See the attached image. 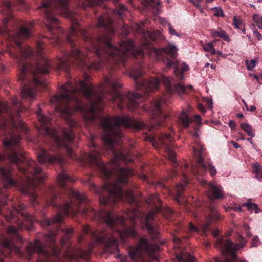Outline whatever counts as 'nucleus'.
I'll use <instances>...</instances> for the list:
<instances>
[{
	"mask_svg": "<svg viewBox=\"0 0 262 262\" xmlns=\"http://www.w3.org/2000/svg\"><path fill=\"white\" fill-rule=\"evenodd\" d=\"M121 86L119 79L113 74L105 77L103 83L99 86L94 88L89 83L81 80L74 82L69 80L59 90V94L54 96L50 103L56 110L64 117L70 128L64 129L61 133L50 128L48 124L50 119L42 113L40 106H38L36 114L39 126L37 129L40 134L52 137L55 145L59 147H65L68 155H72V150L69 145L73 139L72 128L76 127L77 122L72 118L77 111L80 112L87 121L94 120L97 114L102 110L103 97L110 90L115 91Z\"/></svg>",
	"mask_w": 262,
	"mask_h": 262,
	"instance_id": "f257e3e1",
	"label": "nucleus"
},
{
	"mask_svg": "<svg viewBox=\"0 0 262 262\" xmlns=\"http://www.w3.org/2000/svg\"><path fill=\"white\" fill-rule=\"evenodd\" d=\"M132 124L137 129L146 127L151 130L153 128L152 126L147 125L141 121H133L127 117L115 116L102 118L101 125L104 132V147L114 154V159L108 165H105L101 162L98 149L93 143H92V145L94 149L92 150L90 154H84L79 159V161L83 165L88 164L96 166L106 177L113 173L116 174V180L114 183H107L101 189L99 200L101 205L114 203L119 200H126L137 205V202L133 192L131 190L123 191L121 188V185L127 182V179L132 174V172L129 169L121 167L119 162L122 161L129 162L133 160L122 152L117 153L115 149V147L119 143L122 137L120 127H129Z\"/></svg>",
	"mask_w": 262,
	"mask_h": 262,
	"instance_id": "f03ea898",
	"label": "nucleus"
},
{
	"mask_svg": "<svg viewBox=\"0 0 262 262\" xmlns=\"http://www.w3.org/2000/svg\"><path fill=\"white\" fill-rule=\"evenodd\" d=\"M70 192L69 202H66L59 209L56 217L52 219H46L42 221L41 224L43 226L56 228L63 220L62 214L73 216L79 213L105 222L112 230L103 231L102 232H92L93 241L89 244L88 249L85 251L78 250L74 255H68L69 258L73 259L75 257L86 260L89 259L92 248L97 244H103L106 252L115 253L118 251L117 237L119 236L122 242H125L127 238L135 235L133 227H126V223L124 218L104 210L103 208L99 212L90 208L81 210L80 202L86 200L85 195L73 190H70Z\"/></svg>",
	"mask_w": 262,
	"mask_h": 262,
	"instance_id": "7ed1b4c3",
	"label": "nucleus"
},
{
	"mask_svg": "<svg viewBox=\"0 0 262 262\" xmlns=\"http://www.w3.org/2000/svg\"><path fill=\"white\" fill-rule=\"evenodd\" d=\"M84 38L89 42L91 49H86V53H84L77 49L72 51L70 54H64L56 61V68L58 70H67L69 66V60L73 58L79 61L82 65L87 63V58L93 55L105 58L111 57L117 62H123L125 56L133 54V42L131 40L122 41L119 47H114L110 43V37L107 36H99L96 38H89L85 32L82 31Z\"/></svg>",
	"mask_w": 262,
	"mask_h": 262,
	"instance_id": "20e7f679",
	"label": "nucleus"
},
{
	"mask_svg": "<svg viewBox=\"0 0 262 262\" xmlns=\"http://www.w3.org/2000/svg\"><path fill=\"white\" fill-rule=\"evenodd\" d=\"M30 34V30L25 27H22L18 32L15 34L11 32L8 35L17 45L19 52L18 54L15 55L12 50H9L10 54L16 59L18 63H22L21 73L18 78L19 81L24 83L21 96L23 99L29 101L33 100L36 96L35 91L31 87V84L33 83L35 86L44 85L43 82L38 79L35 75L39 72L48 73L50 69L49 61L44 57H41L40 61L33 68L23 63V59L35 54L29 46H23L20 43L22 39L28 38Z\"/></svg>",
	"mask_w": 262,
	"mask_h": 262,
	"instance_id": "39448f33",
	"label": "nucleus"
},
{
	"mask_svg": "<svg viewBox=\"0 0 262 262\" xmlns=\"http://www.w3.org/2000/svg\"><path fill=\"white\" fill-rule=\"evenodd\" d=\"M143 73L142 68L140 66H138L131 70L130 76L135 81L137 89L145 91L147 93L158 90L160 83V80L163 82L169 94H172L176 92L179 94H184L192 90L191 85L186 86L182 82L176 84L173 78L167 77L164 75H161L160 79L157 78H152L149 80L143 79L142 77Z\"/></svg>",
	"mask_w": 262,
	"mask_h": 262,
	"instance_id": "423d86ee",
	"label": "nucleus"
},
{
	"mask_svg": "<svg viewBox=\"0 0 262 262\" xmlns=\"http://www.w3.org/2000/svg\"><path fill=\"white\" fill-rule=\"evenodd\" d=\"M9 159L11 162L18 163V162H26L28 169L26 170L23 168L18 167L19 170L25 173H30L27 176V182L25 186L22 188V192L28 194L32 202L37 198L35 189L39 183L43 182L46 176L42 169L37 166L35 162L32 160H28L22 153L16 150L9 156Z\"/></svg>",
	"mask_w": 262,
	"mask_h": 262,
	"instance_id": "0eeeda50",
	"label": "nucleus"
},
{
	"mask_svg": "<svg viewBox=\"0 0 262 262\" xmlns=\"http://www.w3.org/2000/svg\"><path fill=\"white\" fill-rule=\"evenodd\" d=\"M41 8L45 9V16L47 23L46 27L49 31L53 34H55V31L59 30L57 19L53 16L52 11L55 9H61L63 14L68 18H72L73 17L72 12L68 9V0H52L48 2H44L42 4Z\"/></svg>",
	"mask_w": 262,
	"mask_h": 262,
	"instance_id": "6e6552de",
	"label": "nucleus"
},
{
	"mask_svg": "<svg viewBox=\"0 0 262 262\" xmlns=\"http://www.w3.org/2000/svg\"><path fill=\"white\" fill-rule=\"evenodd\" d=\"M12 103L14 108L10 109L7 103L0 101V112H7L8 117L1 125L2 128L7 125L17 128H21L24 126L23 122L18 119L19 113L23 108L20 101L17 97H14Z\"/></svg>",
	"mask_w": 262,
	"mask_h": 262,
	"instance_id": "1a4fd4ad",
	"label": "nucleus"
},
{
	"mask_svg": "<svg viewBox=\"0 0 262 262\" xmlns=\"http://www.w3.org/2000/svg\"><path fill=\"white\" fill-rule=\"evenodd\" d=\"M110 97L111 100L116 102L120 108L126 106L130 110H133L137 107L138 103L140 102L142 95L128 93L126 95H122L118 92H114Z\"/></svg>",
	"mask_w": 262,
	"mask_h": 262,
	"instance_id": "9d476101",
	"label": "nucleus"
},
{
	"mask_svg": "<svg viewBox=\"0 0 262 262\" xmlns=\"http://www.w3.org/2000/svg\"><path fill=\"white\" fill-rule=\"evenodd\" d=\"M18 229L12 226H10L7 228V233L12 238L11 241H10L7 238H4L2 241H0V245L2 248V252L5 255L9 254L11 252H15L16 253H20V249L16 247L12 241L16 239L17 240H21V237L18 233Z\"/></svg>",
	"mask_w": 262,
	"mask_h": 262,
	"instance_id": "9b49d317",
	"label": "nucleus"
},
{
	"mask_svg": "<svg viewBox=\"0 0 262 262\" xmlns=\"http://www.w3.org/2000/svg\"><path fill=\"white\" fill-rule=\"evenodd\" d=\"M167 105V102L165 98L158 97L154 100L152 109V119L159 126H162L168 117V115L163 112V110Z\"/></svg>",
	"mask_w": 262,
	"mask_h": 262,
	"instance_id": "f8f14e48",
	"label": "nucleus"
},
{
	"mask_svg": "<svg viewBox=\"0 0 262 262\" xmlns=\"http://www.w3.org/2000/svg\"><path fill=\"white\" fill-rule=\"evenodd\" d=\"M146 50H148V52L150 55H154L157 57L164 53L171 57L174 58L177 55L178 48L173 43H169L166 47L160 49H156L146 45L144 47L143 50H137L134 53V54L135 55L142 56L143 55L144 51H146Z\"/></svg>",
	"mask_w": 262,
	"mask_h": 262,
	"instance_id": "ddd939ff",
	"label": "nucleus"
},
{
	"mask_svg": "<svg viewBox=\"0 0 262 262\" xmlns=\"http://www.w3.org/2000/svg\"><path fill=\"white\" fill-rule=\"evenodd\" d=\"M147 203L149 205L155 206V209L150 211L145 219L144 227L147 229L150 234H152L154 237H156L158 234L157 231L154 228L151 224V221L154 220L155 214L160 210L158 205L161 204V201L157 194L150 195L147 200Z\"/></svg>",
	"mask_w": 262,
	"mask_h": 262,
	"instance_id": "4468645a",
	"label": "nucleus"
},
{
	"mask_svg": "<svg viewBox=\"0 0 262 262\" xmlns=\"http://www.w3.org/2000/svg\"><path fill=\"white\" fill-rule=\"evenodd\" d=\"M246 244V242L243 241L240 244H234L230 241H225L219 239L217 246L222 250L224 254H228L232 258H236V251Z\"/></svg>",
	"mask_w": 262,
	"mask_h": 262,
	"instance_id": "2eb2a0df",
	"label": "nucleus"
},
{
	"mask_svg": "<svg viewBox=\"0 0 262 262\" xmlns=\"http://www.w3.org/2000/svg\"><path fill=\"white\" fill-rule=\"evenodd\" d=\"M167 67L173 66L174 67V73L177 78L179 80L184 78V73L189 70V67L185 63L178 64L176 59L170 60L166 58L164 61Z\"/></svg>",
	"mask_w": 262,
	"mask_h": 262,
	"instance_id": "dca6fc26",
	"label": "nucleus"
},
{
	"mask_svg": "<svg viewBox=\"0 0 262 262\" xmlns=\"http://www.w3.org/2000/svg\"><path fill=\"white\" fill-rule=\"evenodd\" d=\"M37 158L39 162L42 164L56 163L61 165L64 160L63 158L60 156H52L43 148L40 149L38 153Z\"/></svg>",
	"mask_w": 262,
	"mask_h": 262,
	"instance_id": "f3484780",
	"label": "nucleus"
},
{
	"mask_svg": "<svg viewBox=\"0 0 262 262\" xmlns=\"http://www.w3.org/2000/svg\"><path fill=\"white\" fill-rule=\"evenodd\" d=\"M194 154L196 157L198 159V165L204 171H206L207 169L210 172L211 176H214L216 174V170L214 166L211 164H205L202 159V155L203 148L201 146H199L198 149L196 148H193Z\"/></svg>",
	"mask_w": 262,
	"mask_h": 262,
	"instance_id": "a211bd4d",
	"label": "nucleus"
},
{
	"mask_svg": "<svg viewBox=\"0 0 262 262\" xmlns=\"http://www.w3.org/2000/svg\"><path fill=\"white\" fill-rule=\"evenodd\" d=\"M156 138H157L160 144L164 146V148L169 158L172 162H174L176 160L174 152L169 146L164 145L166 144L167 142H171L172 141L171 135L169 134H162L160 136H158Z\"/></svg>",
	"mask_w": 262,
	"mask_h": 262,
	"instance_id": "6ab92c4d",
	"label": "nucleus"
},
{
	"mask_svg": "<svg viewBox=\"0 0 262 262\" xmlns=\"http://www.w3.org/2000/svg\"><path fill=\"white\" fill-rule=\"evenodd\" d=\"M209 191L208 196L210 199H220L223 198L224 192L221 186L217 185L214 182H211L208 184Z\"/></svg>",
	"mask_w": 262,
	"mask_h": 262,
	"instance_id": "aec40b11",
	"label": "nucleus"
},
{
	"mask_svg": "<svg viewBox=\"0 0 262 262\" xmlns=\"http://www.w3.org/2000/svg\"><path fill=\"white\" fill-rule=\"evenodd\" d=\"M179 121L185 127H187L191 121L195 122L198 125L201 124V119L199 115H196L193 119L190 120L188 117V113L185 111L180 115Z\"/></svg>",
	"mask_w": 262,
	"mask_h": 262,
	"instance_id": "412c9836",
	"label": "nucleus"
},
{
	"mask_svg": "<svg viewBox=\"0 0 262 262\" xmlns=\"http://www.w3.org/2000/svg\"><path fill=\"white\" fill-rule=\"evenodd\" d=\"M112 20L108 17L100 16L98 18L97 26L99 27H105L108 35L114 32V28L111 25Z\"/></svg>",
	"mask_w": 262,
	"mask_h": 262,
	"instance_id": "4be33fe9",
	"label": "nucleus"
},
{
	"mask_svg": "<svg viewBox=\"0 0 262 262\" xmlns=\"http://www.w3.org/2000/svg\"><path fill=\"white\" fill-rule=\"evenodd\" d=\"M137 27V31L138 33L143 34L144 37L146 39L149 38L151 40H155L160 34V32L159 31H156L154 32H151L149 31H144L141 27L138 26Z\"/></svg>",
	"mask_w": 262,
	"mask_h": 262,
	"instance_id": "5701e85b",
	"label": "nucleus"
},
{
	"mask_svg": "<svg viewBox=\"0 0 262 262\" xmlns=\"http://www.w3.org/2000/svg\"><path fill=\"white\" fill-rule=\"evenodd\" d=\"M20 139V137L18 135H13L9 140L4 141V146L10 149H15V146L18 145Z\"/></svg>",
	"mask_w": 262,
	"mask_h": 262,
	"instance_id": "b1692460",
	"label": "nucleus"
},
{
	"mask_svg": "<svg viewBox=\"0 0 262 262\" xmlns=\"http://www.w3.org/2000/svg\"><path fill=\"white\" fill-rule=\"evenodd\" d=\"M0 172L2 174L5 182L8 183L9 185H14L15 184V181H14L11 177V169L8 168L5 169L4 168H0Z\"/></svg>",
	"mask_w": 262,
	"mask_h": 262,
	"instance_id": "393cba45",
	"label": "nucleus"
},
{
	"mask_svg": "<svg viewBox=\"0 0 262 262\" xmlns=\"http://www.w3.org/2000/svg\"><path fill=\"white\" fill-rule=\"evenodd\" d=\"M210 33L213 37H219L226 41H229V36L224 30L220 28H217L216 30H211Z\"/></svg>",
	"mask_w": 262,
	"mask_h": 262,
	"instance_id": "a878e982",
	"label": "nucleus"
},
{
	"mask_svg": "<svg viewBox=\"0 0 262 262\" xmlns=\"http://www.w3.org/2000/svg\"><path fill=\"white\" fill-rule=\"evenodd\" d=\"M176 254L178 262H195V258L188 253L183 252Z\"/></svg>",
	"mask_w": 262,
	"mask_h": 262,
	"instance_id": "bb28decb",
	"label": "nucleus"
},
{
	"mask_svg": "<svg viewBox=\"0 0 262 262\" xmlns=\"http://www.w3.org/2000/svg\"><path fill=\"white\" fill-rule=\"evenodd\" d=\"M126 216L132 222H134L136 219L141 217L142 214L139 210H137L134 208H132L126 212Z\"/></svg>",
	"mask_w": 262,
	"mask_h": 262,
	"instance_id": "cd10ccee",
	"label": "nucleus"
},
{
	"mask_svg": "<svg viewBox=\"0 0 262 262\" xmlns=\"http://www.w3.org/2000/svg\"><path fill=\"white\" fill-rule=\"evenodd\" d=\"M182 172H183V177L184 180L183 181V182L182 183L178 184L176 187L177 196H176V200L179 203H181L180 201L179 200V198L181 196L182 191L184 190V187L187 184L186 177L184 173L183 170H182Z\"/></svg>",
	"mask_w": 262,
	"mask_h": 262,
	"instance_id": "c85d7f7f",
	"label": "nucleus"
},
{
	"mask_svg": "<svg viewBox=\"0 0 262 262\" xmlns=\"http://www.w3.org/2000/svg\"><path fill=\"white\" fill-rule=\"evenodd\" d=\"M73 181V180L64 170H62L58 176V183L62 186H63L66 182Z\"/></svg>",
	"mask_w": 262,
	"mask_h": 262,
	"instance_id": "c756f323",
	"label": "nucleus"
},
{
	"mask_svg": "<svg viewBox=\"0 0 262 262\" xmlns=\"http://www.w3.org/2000/svg\"><path fill=\"white\" fill-rule=\"evenodd\" d=\"M242 206L246 207L248 210L252 213L253 211L255 214L258 213L260 212V209L258 207V206L255 203H253L250 201H248L247 202L242 204Z\"/></svg>",
	"mask_w": 262,
	"mask_h": 262,
	"instance_id": "7c9ffc66",
	"label": "nucleus"
},
{
	"mask_svg": "<svg viewBox=\"0 0 262 262\" xmlns=\"http://www.w3.org/2000/svg\"><path fill=\"white\" fill-rule=\"evenodd\" d=\"M220 215L214 206H211L209 207V213L207 216L208 221L211 222L214 219H219Z\"/></svg>",
	"mask_w": 262,
	"mask_h": 262,
	"instance_id": "2f4dec72",
	"label": "nucleus"
},
{
	"mask_svg": "<svg viewBox=\"0 0 262 262\" xmlns=\"http://www.w3.org/2000/svg\"><path fill=\"white\" fill-rule=\"evenodd\" d=\"M24 206L23 204H18V205H13V211H11L10 215L7 216V220L9 221L11 220V218L14 217V212H16L17 213L20 214L21 213V211L24 209Z\"/></svg>",
	"mask_w": 262,
	"mask_h": 262,
	"instance_id": "473e14b6",
	"label": "nucleus"
},
{
	"mask_svg": "<svg viewBox=\"0 0 262 262\" xmlns=\"http://www.w3.org/2000/svg\"><path fill=\"white\" fill-rule=\"evenodd\" d=\"M253 170L255 173L256 177L259 180L262 177V166L257 162L253 164Z\"/></svg>",
	"mask_w": 262,
	"mask_h": 262,
	"instance_id": "72a5a7b5",
	"label": "nucleus"
},
{
	"mask_svg": "<svg viewBox=\"0 0 262 262\" xmlns=\"http://www.w3.org/2000/svg\"><path fill=\"white\" fill-rule=\"evenodd\" d=\"M241 127L243 129L247 134L251 137H254V134L252 131V127L248 123H242L241 124Z\"/></svg>",
	"mask_w": 262,
	"mask_h": 262,
	"instance_id": "f704fd0d",
	"label": "nucleus"
},
{
	"mask_svg": "<svg viewBox=\"0 0 262 262\" xmlns=\"http://www.w3.org/2000/svg\"><path fill=\"white\" fill-rule=\"evenodd\" d=\"M252 19L257 27L259 29H262V16L259 14H255L253 15Z\"/></svg>",
	"mask_w": 262,
	"mask_h": 262,
	"instance_id": "c9c22d12",
	"label": "nucleus"
},
{
	"mask_svg": "<svg viewBox=\"0 0 262 262\" xmlns=\"http://www.w3.org/2000/svg\"><path fill=\"white\" fill-rule=\"evenodd\" d=\"M203 48L204 51L209 52L211 54L214 55L216 53V51L214 48L213 44L211 42L204 45Z\"/></svg>",
	"mask_w": 262,
	"mask_h": 262,
	"instance_id": "e433bc0d",
	"label": "nucleus"
},
{
	"mask_svg": "<svg viewBox=\"0 0 262 262\" xmlns=\"http://www.w3.org/2000/svg\"><path fill=\"white\" fill-rule=\"evenodd\" d=\"M244 24L242 20L237 16H234L233 18V25L236 29H240Z\"/></svg>",
	"mask_w": 262,
	"mask_h": 262,
	"instance_id": "4c0bfd02",
	"label": "nucleus"
},
{
	"mask_svg": "<svg viewBox=\"0 0 262 262\" xmlns=\"http://www.w3.org/2000/svg\"><path fill=\"white\" fill-rule=\"evenodd\" d=\"M167 25L168 27L169 33L171 35L176 36L177 37H178L179 38L181 37V36H182L181 34L180 33L177 32L176 31V30L173 28V27L172 26V25L170 24H169V23H167Z\"/></svg>",
	"mask_w": 262,
	"mask_h": 262,
	"instance_id": "58836bf2",
	"label": "nucleus"
},
{
	"mask_svg": "<svg viewBox=\"0 0 262 262\" xmlns=\"http://www.w3.org/2000/svg\"><path fill=\"white\" fill-rule=\"evenodd\" d=\"M256 60L255 59H251L250 60H247L246 64L247 68L248 70L251 71L256 66Z\"/></svg>",
	"mask_w": 262,
	"mask_h": 262,
	"instance_id": "ea45409f",
	"label": "nucleus"
},
{
	"mask_svg": "<svg viewBox=\"0 0 262 262\" xmlns=\"http://www.w3.org/2000/svg\"><path fill=\"white\" fill-rule=\"evenodd\" d=\"M75 34H76V27L73 26L68 33L67 41L72 43L73 39H72L71 37Z\"/></svg>",
	"mask_w": 262,
	"mask_h": 262,
	"instance_id": "a19ab883",
	"label": "nucleus"
},
{
	"mask_svg": "<svg viewBox=\"0 0 262 262\" xmlns=\"http://www.w3.org/2000/svg\"><path fill=\"white\" fill-rule=\"evenodd\" d=\"M56 232L53 231H51L50 233L47 236L46 240L50 243H54V237L56 235Z\"/></svg>",
	"mask_w": 262,
	"mask_h": 262,
	"instance_id": "79ce46f5",
	"label": "nucleus"
},
{
	"mask_svg": "<svg viewBox=\"0 0 262 262\" xmlns=\"http://www.w3.org/2000/svg\"><path fill=\"white\" fill-rule=\"evenodd\" d=\"M120 10H115L114 11V13H115L116 15H118L120 17L122 16V13L121 12V11H126L127 10V8L125 6L123 5H120L119 6Z\"/></svg>",
	"mask_w": 262,
	"mask_h": 262,
	"instance_id": "37998d69",
	"label": "nucleus"
},
{
	"mask_svg": "<svg viewBox=\"0 0 262 262\" xmlns=\"http://www.w3.org/2000/svg\"><path fill=\"white\" fill-rule=\"evenodd\" d=\"M214 15L217 17L223 16V10L220 8L215 7L214 8Z\"/></svg>",
	"mask_w": 262,
	"mask_h": 262,
	"instance_id": "c03bdc74",
	"label": "nucleus"
},
{
	"mask_svg": "<svg viewBox=\"0 0 262 262\" xmlns=\"http://www.w3.org/2000/svg\"><path fill=\"white\" fill-rule=\"evenodd\" d=\"M260 244V241L259 240L257 236H255L252 240L251 246L258 247Z\"/></svg>",
	"mask_w": 262,
	"mask_h": 262,
	"instance_id": "a18cd8bd",
	"label": "nucleus"
},
{
	"mask_svg": "<svg viewBox=\"0 0 262 262\" xmlns=\"http://www.w3.org/2000/svg\"><path fill=\"white\" fill-rule=\"evenodd\" d=\"M203 100L204 102H206L208 105V107L209 109L212 107V100L209 97H204Z\"/></svg>",
	"mask_w": 262,
	"mask_h": 262,
	"instance_id": "49530a36",
	"label": "nucleus"
},
{
	"mask_svg": "<svg viewBox=\"0 0 262 262\" xmlns=\"http://www.w3.org/2000/svg\"><path fill=\"white\" fill-rule=\"evenodd\" d=\"M88 185L89 188L91 189H93L96 193H99L100 192V190L96 187L95 184L93 182L89 181Z\"/></svg>",
	"mask_w": 262,
	"mask_h": 262,
	"instance_id": "de8ad7c7",
	"label": "nucleus"
},
{
	"mask_svg": "<svg viewBox=\"0 0 262 262\" xmlns=\"http://www.w3.org/2000/svg\"><path fill=\"white\" fill-rule=\"evenodd\" d=\"M102 61H101V63L94 62V63H92L90 66L89 68H93V69H95V70H98L102 66Z\"/></svg>",
	"mask_w": 262,
	"mask_h": 262,
	"instance_id": "09e8293b",
	"label": "nucleus"
},
{
	"mask_svg": "<svg viewBox=\"0 0 262 262\" xmlns=\"http://www.w3.org/2000/svg\"><path fill=\"white\" fill-rule=\"evenodd\" d=\"M42 47L41 43L40 42H38L36 45V52L35 54L37 56H39V55H40L41 52L42 51Z\"/></svg>",
	"mask_w": 262,
	"mask_h": 262,
	"instance_id": "8fccbe9b",
	"label": "nucleus"
},
{
	"mask_svg": "<svg viewBox=\"0 0 262 262\" xmlns=\"http://www.w3.org/2000/svg\"><path fill=\"white\" fill-rule=\"evenodd\" d=\"M253 35L259 41L262 40V36L257 29L253 30Z\"/></svg>",
	"mask_w": 262,
	"mask_h": 262,
	"instance_id": "3c124183",
	"label": "nucleus"
},
{
	"mask_svg": "<svg viewBox=\"0 0 262 262\" xmlns=\"http://www.w3.org/2000/svg\"><path fill=\"white\" fill-rule=\"evenodd\" d=\"M173 242L174 244V248H179V244L181 242V240L179 237H177L176 236H174L173 238Z\"/></svg>",
	"mask_w": 262,
	"mask_h": 262,
	"instance_id": "603ef678",
	"label": "nucleus"
},
{
	"mask_svg": "<svg viewBox=\"0 0 262 262\" xmlns=\"http://www.w3.org/2000/svg\"><path fill=\"white\" fill-rule=\"evenodd\" d=\"M55 198H56V195L54 192H52V194H51L50 200L48 203L50 204L51 205L55 206V204L54 203V199Z\"/></svg>",
	"mask_w": 262,
	"mask_h": 262,
	"instance_id": "864d4df0",
	"label": "nucleus"
},
{
	"mask_svg": "<svg viewBox=\"0 0 262 262\" xmlns=\"http://www.w3.org/2000/svg\"><path fill=\"white\" fill-rule=\"evenodd\" d=\"M189 230L191 232H198L199 231V229L194 226L192 223H189Z\"/></svg>",
	"mask_w": 262,
	"mask_h": 262,
	"instance_id": "5fc2aeb1",
	"label": "nucleus"
},
{
	"mask_svg": "<svg viewBox=\"0 0 262 262\" xmlns=\"http://www.w3.org/2000/svg\"><path fill=\"white\" fill-rule=\"evenodd\" d=\"M242 101L244 103V105H245L247 110H249L250 111H251V112H253L256 110V107L253 105H251L250 107V108H249L248 107V105H247V103H246V102L244 100H243Z\"/></svg>",
	"mask_w": 262,
	"mask_h": 262,
	"instance_id": "6e6d98bb",
	"label": "nucleus"
},
{
	"mask_svg": "<svg viewBox=\"0 0 262 262\" xmlns=\"http://www.w3.org/2000/svg\"><path fill=\"white\" fill-rule=\"evenodd\" d=\"M63 232H64V233L67 236H68L72 234V233L73 232V230H72V229H71V228H67L64 230H63Z\"/></svg>",
	"mask_w": 262,
	"mask_h": 262,
	"instance_id": "4d7b16f0",
	"label": "nucleus"
},
{
	"mask_svg": "<svg viewBox=\"0 0 262 262\" xmlns=\"http://www.w3.org/2000/svg\"><path fill=\"white\" fill-rule=\"evenodd\" d=\"M201 228L203 230V231L204 233H206V232L208 230V224H203V225L201 226Z\"/></svg>",
	"mask_w": 262,
	"mask_h": 262,
	"instance_id": "13d9d810",
	"label": "nucleus"
},
{
	"mask_svg": "<svg viewBox=\"0 0 262 262\" xmlns=\"http://www.w3.org/2000/svg\"><path fill=\"white\" fill-rule=\"evenodd\" d=\"M230 127L233 129L236 126V123L234 121L231 120L229 123Z\"/></svg>",
	"mask_w": 262,
	"mask_h": 262,
	"instance_id": "bf43d9fd",
	"label": "nucleus"
},
{
	"mask_svg": "<svg viewBox=\"0 0 262 262\" xmlns=\"http://www.w3.org/2000/svg\"><path fill=\"white\" fill-rule=\"evenodd\" d=\"M198 108L201 112L203 113H205L206 111L204 106L202 104H199Z\"/></svg>",
	"mask_w": 262,
	"mask_h": 262,
	"instance_id": "052dcab7",
	"label": "nucleus"
},
{
	"mask_svg": "<svg viewBox=\"0 0 262 262\" xmlns=\"http://www.w3.org/2000/svg\"><path fill=\"white\" fill-rule=\"evenodd\" d=\"M4 7L6 9L7 11H8L10 8V4L8 2H5Z\"/></svg>",
	"mask_w": 262,
	"mask_h": 262,
	"instance_id": "680f3d73",
	"label": "nucleus"
},
{
	"mask_svg": "<svg viewBox=\"0 0 262 262\" xmlns=\"http://www.w3.org/2000/svg\"><path fill=\"white\" fill-rule=\"evenodd\" d=\"M244 228L246 230V233L247 236H250L251 235L250 233L248 232L249 230V226L247 224L244 225Z\"/></svg>",
	"mask_w": 262,
	"mask_h": 262,
	"instance_id": "e2e57ef3",
	"label": "nucleus"
},
{
	"mask_svg": "<svg viewBox=\"0 0 262 262\" xmlns=\"http://www.w3.org/2000/svg\"><path fill=\"white\" fill-rule=\"evenodd\" d=\"M219 56L226 58L227 56V54H223L221 52H216V53Z\"/></svg>",
	"mask_w": 262,
	"mask_h": 262,
	"instance_id": "0e129e2a",
	"label": "nucleus"
},
{
	"mask_svg": "<svg viewBox=\"0 0 262 262\" xmlns=\"http://www.w3.org/2000/svg\"><path fill=\"white\" fill-rule=\"evenodd\" d=\"M229 257H227L225 261H217V262H234V260L235 258H232L230 256H229Z\"/></svg>",
	"mask_w": 262,
	"mask_h": 262,
	"instance_id": "69168bd1",
	"label": "nucleus"
},
{
	"mask_svg": "<svg viewBox=\"0 0 262 262\" xmlns=\"http://www.w3.org/2000/svg\"><path fill=\"white\" fill-rule=\"evenodd\" d=\"M231 143L235 148H238L240 147V145L237 143L233 141H231Z\"/></svg>",
	"mask_w": 262,
	"mask_h": 262,
	"instance_id": "338daca9",
	"label": "nucleus"
},
{
	"mask_svg": "<svg viewBox=\"0 0 262 262\" xmlns=\"http://www.w3.org/2000/svg\"><path fill=\"white\" fill-rule=\"evenodd\" d=\"M83 231L85 234H88L90 231V227L88 226L85 227L83 229Z\"/></svg>",
	"mask_w": 262,
	"mask_h": 262,
	"instance_id": "774afa93",
	"label": "nucleus"
}]
</instances>
